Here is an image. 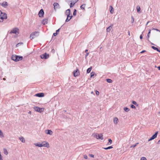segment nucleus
Returning a JSON list of instances; mask_svg holds the SVG:
<instances>
[{
    "instance_id": "nucleus-1",
    "label": "nucleus",
    "mask_w": 160,
    "mask_h": 160,
    "mask_svg": "<svg viewBox=\"0 0 160 160\" xmlns=\"http://www.w3.org/2000/svg\"><path fill=\"white\" fill-rule=\"evenodd\" d=\"M34 145L36 146H38L39 147H45L49 148V147L48 143L46 142H42V143H35Z\"/></svg>"
},
{
    "instance_id": "nucleus-2",
    "label": "nucleus",
    "mask_w": 160,
    "mask_h": 160,
    "mask_svg": "<svg viewBox=\"0 0 160 160\" xmlns=\"http://www.w3.org/2000/svg\"><path fill=\"white\" fill-rule=\"evenodd\" d=\"M7 18V14L5 13L2 12L0 10V22H2L4 19Z\"/></svg>"
},
{
    "instance_id": "nucleus-3",
    "label": "nucleus",
    "mask_w": 160,
    "mask_h": 160,
    "mask_svg": "<svg viewBox=\"0 0 160 160\" xmlns=\"http://www.w3.org/2000/svg\"><path fill=\"white\" fill-rule=\"evenodd\" d=\"M92 136L97 139H100L101 140H102L103 139L102 135L101 133L99 134L96 133H93L92 134Z\"/></svg>"
},
{
    "instance_id": "nucleus-4",
    "label": "nucleus",
    "mask_w": 160,
    "mask_h": 160,
    "mask_svg": "<svg viewBox=\"0 0 160 160\" xmlns=\"http://www.w3.org/2000/svg\"><path fill=\"white\" fill-rule=\"evenodd\" d=\"M39 32H35L31 33L30 35V38L31 39H33L37 37L39 35Z\"/></svg>"
},
{
    "instance_id": "nucleus-5",
    "label": "nucleus",
    "mask_w": 160,
    "mask_h": 160,
    "mask_svg": "<svg viewBox=\"0 0 160 160\" xmlns=\"http://www.w3.org/2000/svg\"><path fill=\"white\" fill-rule=\"evenodd\" d=\"M10 33H19V29L17 28H15L10 32Z\"/></svg>"
},
{
    "instance_id": "nucleus-6",
    "label": "nucleus",
    "mask_w": 160,
    "mask_h": 160,
    "mask_svg": "<svg viewBox=\"0 0 160 160\" xmlns=\"http://www.w3.org/2000/svg\"><path fill=\"white\" fill-rule=\"evenodd\" d=\"M49 57V55L48 54H47L46 53H44L40 56V58L42 59H47Z\"/></svg>"
},
{
    "instance_id": "nucleus-7",
    "label": "nucleus",
    "mask_w": 160,
    "mask_h": 160,
    "mask_svg": "<svg viewBox=\"0 0 160 160\" xmlns=\"http://www.w3.org/2000/svg\"><path fill=\"white\" fill-rule=\"evenodd\" d=\"M34 109L36 111L39 112H41L43 110V108H40L38 107H34Z\"/></svg>"
},
{
    "instance_id": "nucleus-8",
    "label": "nucleus",
    "mask_w": 160,
    "mask_h": 160,
    "mask_svg": "<svg viewBox=\"0 0 160 160\" xmlns=\"http://www.w3.org/2000/svg\"><path fill=\"white\" fill-rule=\"evenodd\" d=\"M73 75L74 77L77 76L79 74V72L78 69H77L76 71H74L73 72Z\"/></svg>"
},
{
    "instance_id": "nucleus-9",
    "label": "nucleus",
    "mask_w": 160,
    "mask_h": 160,
    "mask_svg": "<svg viewBox=\"0 0 160 160\" xmlns=\"http://www.w3.org/2000/svg\"><path fill=\"white\" fill-rule=\"evenodd\" d=\"M53 6L54 7V8L55 10H56V9H58L59 8V4L56 2H55L53 4Z\"/></svg>"
},
{
    "instance_id": "nucleus-10",
    "label": "nucleus",
    "mask_w": 160,
    "mask_h": 160,
    "mask_svg": "<svg viewBox=\"0 0 160 160\" xmlns=\"http://www.w3.org/2000/svg\"><path fill=\"white\" fill-rule=\"evenodd\" d=\"M44 14V12L42 9H41L39 11L38 15L40 17H43Z\"/></svg>"
},
{
    "instance_id": "nucleus-11",
    "label": "nucleus",
    "mask_w": 160,
    "mask_h": 160,
    "mask_svg": "<svg viewBox=\"0 0 160 160\" xmlns=\"http://www.w3.org/2000/svg\"><path fill=\"white\" fill-rule=\"evenodd\" d=\"M48 22V18H45L43 19L42 22V23L43 25L47 24Z\"/></svg>"
},
{
    "instance_id": "nucleus-12",
    "label": "nucleus",
    "mask_w": 160,
    "mask_h": 160,
    "mask_svg": "<svg viewBox=\"0 0 160 160\" xmlns=\"http://www.w3.org/2000/svg\"><path fill=\"white\" fill-rule=\"evenodd\" d=\"M36 96L39 97H42L44 96V94L43 93H38L36 94Z\"/></svg>"
},
{
    "instance_id": "nucleus-13",
    "label": "nucleus",
    "mask_w": 160,
    "mask_h": 160,
    "mask_svg": "<svg viewBox=\"0 0 160 160\" xmlns=\"http://www.w3.org/2000/svg\"><path fill=\"white\" fill-rule=\"evenodd\" d=\"M66 14L68 16V17H69V15L70 14V9H67L65 12Z\"/></svg>"
},
{
    "instance_id": "nucleus-14",
    "label": "nucleus",
    "mask_w": 160,
    "mask_h": 160,
    "mask_svg": "<svg viewBox=\"0 0 160 160\" xmlns=\"http://www.w3.org/2000/svg\"><path fill=\"white\" fill-rule=\"evenodd\" d=\"M22 59H23L22 57L21 56H17V59H16V61L17 62V61L22 60Z\"/></svg>"
},
{
    "instance_id": "nucleus-15",
    "label": "nucleus",
    "mask_w": 160,
    "mask_h": 160,
    "mask_svg": "<svg viewBox=\"0 0 160 160\" xmlns=\"http://www.w3.org/2000/svg\"><path fill=\"white\" fill-rule=\"evenodd\" d=\"M45 132L46 134H49L50 135H51L52 134V132L51 130H46Z\"/></svg>"
},
{
    "instance_id": "nucleus-16",
    "label": "nucleus",
    "mask_w": 160,
    "mask_h": 160,
    "mask_svg": "<svg viewBox=\"0 0 160 160\" xmlns=\"http://www.w3.org/2000/svg\"><path fill=\"white\" fill-rule=\"evenodd\" d=\"M158 133V132L157 131L154 134V135H153L151 137V138L153 140L154 138H155L157 136V134Z\"/></svg>"
},
{
    "instance_id": "nucleus-17",
    "label": "nucleus",
    "mask_w": 160,
    "mask_h": 160,
    "mask_svg": "<svg viewBox=\"0 0 160 160\" xmlns=\"http://www.w3.org/2000/svg\"><path fill=\"white\" fill-rule=\"evenodd\" d=\"M17 55H13L12 56V59L15 61H16V59H17Z\"/></svg>"
},
{
    "instance_id": "nucleus-18",
    "label": "nucleus",
    "mask_w": 160,
    "mask_h": 160,
    "mask_svg": "<svg viewBox=\"0 0 160 160\" xmlns=\"http://www.w3.org/2000/svg\"><path fill=\"white\" fill-rule=\"evenodd\" d=\"M114 122L115 124H117L118 122V119L117 118L115 117L114 118Z\"/></svg>"
},
{
    "instance_id": "nucleus-19",
    "label": "nucleus",
    "mask_w": 160,
    "mask_h": 160,
    "mask_svg": "<svg viewBox=\"0 0 160 160\" xmlns=\"http://www.w3.org/2000/svg\"><path fill=\"white\" fill-rule=\"evenodd\" d=\"M2 6L4 7H6L8 6L7 2H3L2 4Z\"/></svg>"
},
{
    "instance_id": "nucleus-20",
    "label": "nucleus",
    "mask_w": 160,
    "mask_h": 160,
    "mask_svg": "<svg viewBox=\"0 0 160 160\" xmlns=\"http://www.w3.org/2000/svg\"><path fill=\"white\" fill-rule=\"evenodd\" d=\"M72 16H69V17H68V16H67V18L66 20V22H68L71 18H72Z\"/></svg>"
},
{
    "instance_id": "nucleus-21",
    "label": "nucleus",
    "mask_w": 160,
    "mask_h": 160,
    "mask_svg": "<svg viewBox=\"0 0 160 160\" xmlns=\"http://www.w3.org/2000/svg\"><path fill=\"white\" fill-rule=\"evenodd\" d=\"M112 25L110 26L109 27H108V28H107V31L108 32H109L112 28Z\"/></svg>"
},
{
    "instance_id": "nucleus-22",
    "label": "nucleus",
    "mask_w": 160,
    "mask_h": 160,
    "mask_svg": "<svg viewBox=\"0 0 160 160\" xmlns=\"http://www.w3.org/2000/svg\"><path fill=\"white\" fill-rule=\"evenodd\" d=\"M20 140L22 142L25 143V140L23 137H22L19 138Z\"/></svg>"
},
{
    "instance_id": "nucleus-23",
    "label": "nucleus",
    "mask_w": 160,
    "mask_h": 160,
    "mask_svg": "<svg viewBox=\"0 0 160 160\" xmlns=\"http://www.w3.org/2000/svg\"><path fill=\"white\" fill-rule=\"evenodd\" d=\"M110 9H111V10L110 11V13L112 14L114 10H112L113 8L111 6H110Z\"/></svg>"
},
{
    "instance_id": "nucleus-24",
    "label": "nucleus",
    "mask_w": 160,
    "mask_h": 160,
    "mask_svg": "<svg viewBox=\"0 0 160 160\" xmlns=\"http://www.w3.org/2000/svg\"><path fill=\"white\" fill-rule=\"evenodd\" d=\"M0 137L3 138L4 137L3 134L1 130H0Z\"/></svg>"
},
{
    "instance_id": "nucleus-25",
    "label": "nucleus",
    "mask_w": 160,
    "mask_h": 160,
    "mask_svg": "<svg viewBox=\"0 0 160 160\" xmlns=\"http://www.w3.org/2000/svg\"><path fill=\"white\" fill-rule=\"evenodd\" d=\"M92 69V67H90V68H89L87 70V73H89L91 71Z\"/></svg>"
},
{
    "instance_id": "nucleus-26",
    "label": "nucleus",
    "mask_w": 160,
    "mask_h": 160,
    "mask_svg": "<svg viewBox=\"0 0 160 160\" xmlns=\"http://www.w3.org/2000/svg\"><path fill=\"white\" fill-rule=\"evenodd\" d=\"M124 110L125 112H128L129 111L130 109L127 107H125L124 108Z\"/></svg>"
},
{
    "instance_id": "nucleus-27",
    "label": "nucleus",
    "mask_w": 160,
    "mask_h": 160,
    "mask_svg": "<svg viewBox=\"0 0 160 160\" xmlns=\"http://www.w3.org/2000/svg\"><path fill=\"white\" fill-rule=\"evenodd\" d=\"M112 140L110 139H108V143L107 144L108 145H110L112 143Z\"/></svg>"
},
{
    "instance_id": "nucleus-28",
    "label": "nucleus",
    "mask_w": 160,
    "mask_h": 160,
    "mask_svg": "<svg viewBox=\"0 0 160 160\" xmlns=\"http://www.w3.org/2000/svg\"><path fill=\"white\" fill-rule=\"evenodd\" d=\"M75 3V2H74L73 1H71V3H70V8L73 7Z\"/></svg>"
},
{
    "instance_id": "nucleus-29",
    "label": "nucleus",
    "mask_w": 160,
    "mask_h": 160,
    "mask_svg": "<svg viewBox=\"0 0 160 160\" xmlns=\"http://www.w3.org/2000/svg\"><path fill=\"white\" fill-rule=\"evenodd\" d=\"M95 75V76H96V75L95 74V73L94 72H92L91 73V78H92V77L93 76H94Z\"/></svg>"
},
{
    "instance_id": "nucleus-30",
    "label": "nucleus",
    "mask_w": 160,
    "mask_h": 160,
    "mask_svg": "<svg viewBox=\"0 0 160 160\" xmlns=\"http://www.w3.org/2000/svg\"><path fill=\"white\" fill-rule=\"evenodd\" d=\"M4 153L6 155H7L8 153V151L7 150L5 149V148H4Z\"/></svg>"
},
{
    "instance_id": "nucleus-31",
    "label": "nucleus",
    "mask_w": 160,
    "mask_h": 160,
    "mask_svg": "<svg viewBox=\"0 0 160 160\" xmlns=\"http://www.w3.org/2000/svg\"><path fill=\"white\" fill-rule=\"evenodd\" d=\"M137 9L138 12L140 13V10L141 9L140 7L139 6H137Z\"/></svg>"
},
{
    "instance_id": "nucleus-32",
    "label": "nucleus",
    "mask_w": 160,
    "mask_h": 160,
    "mask_svg": "<svg viewBox=\"0 0 160 160\" xmlns=\"http://www.w3.org/2000/svg\"><path fill=\"white\" fill-rule=\"evenodd\" d=\"M112 146H109V147H107V148H104V149H105V150H108V149H111V148H112Z\"/></svg>"
},
{
    "instance_id": "nucleus-33",
    "label": "nucleus",
    "mask_w": 160,
    "mask_h": 160,
    "mask_svg": "<svg viewBox=\"0 0 160 160\" xmlns=\"http://www.w3.org/2000/svg\"><path fill=\"white\" fill-rule=\"evenodd\" d=\"M86 5L85 4H82V6H81L80 8L82 9H83L84 10V8L85 7Z\"/></svg>"
},
{
    "instance_id": "nucleus-34",
    "label": "nucleus",
    "mask_w": 160,
    "mask_h": 160,
    "mask_svg": "<svg viewBox=\"0 0 160 160\" xmlns=\"http://www.w3.org/2000/svg\"><path fill=\"white\" fill-rule=\"evenodd\" d=\"M106 81L108 83H111L112 81V80L110 79H107Z\"/></svg>"
},
{
    "instance_id": "nucleus-35",
    "label": "nucleus",
    "mask_w": 160,
    "mask_h": 160,
    "mask_svg": "<svg viewBox=\"0 0 160 160\" xmlns=\"http://www.w3.org/2000/svg\"><path fill=\"white\" fill-rule=\"evenodd\" d=\"M151 30L149 29L148 34V39L150 37V35L151 33Z\"/></svg>"
},
{
    "instance_id": "nucleus-36",
    "label": "nucleus",
    "mask_w": 160,
    "mask_h": 160,
    "mask_svg": "<svg viewBox=\"0 0 160 160\" xmlns=\"http://www.w3.org/2000/svg\"><path fill=\"white\" fill-rule=\"evenodd\" d=\"M23 44V43L22 42L19 43L16 45V47H18L20 45Z\"/></svg>"
},
{
    "instance_id": "nucleus-37",
    "label": "nucleus",
    "mask_w": 160,
    "mask_h": 160,
    "mask_svg": "<svg viewBox=\"0 0 160 160\" xmlns=\"http://www.w3.org/2000/svg\"><path fill=\"white\" fill-rule=\"evenodd\" d=\"M138 143L137 142V143H136L135 145H132L130 147V148H134L138 144Z\"/></svg>"
},
{
    "instance_id": "nucleus-38",
    "label": "nucleus",
    "mask_w": 160,
    "mask_h": 160,
    "mask_svg": "<svg viewBox=\"0 0 160 160\" xmlns=\"http://www.w3.org/2000/svg\"><path fill=\"white\" fill-rule=\"evenodd\" d=\"M152 48L154 50H157V51L158 50V48L156 47H155L154 46H152Z\"/></svg>"
},
{
    "instance_id": "nucleus-39",
    "label": "nucleus",
    "mask_w": 160,
    "mask_h": 160,
    "mask_svg": "<svg viewBox=\"0 0 160 160\" xmlns=\"http://www.w3.org/2000/svg\"><path fill=\"white\" fill-rule=\"evenodd\" d=\"M76 11H77V10L76 9H75L74 10V12H73V15L75 16L76 15Z\"/></svg>"
},
{
    "instance_id": "nucleus-40",
    "label": "nucleus",
    "mask_w": 160,
    "mask_h": 160,
    "mask_svg": "<svg viewBox=\"0 0 160 160\" xmlns=\"http://www.w3.org/2000/svg\"><path fill=\"white\" fill-rule=\"evenodd\" d=\"M140 160H147V159L145 157H142L141 158Z\"/></svg>"
},
{
    "instance_id": "nucleus-41",
    "label": "nucleus",
    "mask_w": 160,
    "mask_h": 160,
    "mask_svg": "<svg viewBox=\"0 0 160 160\" xmlns=\"http://www.w3.org/2000/svg\"><path fill=\"white\" fill-rule=\"evenodd\" d=\"M131 18L132 19V23H133L134 21V19L133 17L132 16L131 17Z\"/></svg>"
},
{
    "instance_id": "nucleus-42",
    "label": "nucleus",
    "mask_w": 160,
    "mask_h": 160,
    "mask_svg": "<svg viewBox=\"0 0 160 160\" xmlns=\"http://www.w3.org/2000/svg\"><path fill=\"white\" fill-rule=\"evenodd\" d=\"M96 94L97 95V96H98L99 95V92L98 91H96Z\"/></svg>"
},
{
    "instance_id": "nucleus-43",
    "label": "nucleus",
    "mask_w": 160,
    "mask_h": 160,
    "mask_svg": "<svg viewBox=\"0 0 160 160\" xmlns=\"http://www.w3.org/2000/svg\"><path fill=\"white\" fill-rule=\"evenodd\" d=\"M84 158H85V159H88V156H87V155H85L84 156Z\"/></svg>"
},
{
    "instance_id": "nucleus-44",
    "label": "nucleus",
    "mask_w": 160,
    "mask_h": 160,
    "mask_svg": "<svg viewBox=\"0 0 160 160\" xmlns=\"http://www.w3.org/2000/svg\"><path fill=\"white\" fill-rule=\"evenodd\" d=\"M131 108H135V107L134 105H132L131 106Z\"/></svg>"
},
{
    "instance_id": "nucleus-45",
    "label": "nucleus",
    "mask_w": 160,
    "mask_h": 160,
    "mask_svg": "<svg viewBox=\"0 0 160 160\" xmlns=\"http://www.w3.org/2000/svg\"><path fill=\"white\" fill-rule=\"evenodd\" d=\"M78 0H72L71 1H73L74 2L76 3Z\"/></svg>"
},
{
    "instance_id": "nucleus-46",
    "label": "nucleus",
    "mask_w": 160,
    "mask_h": 160,
    "mask_svg": "<svg viewBox=\"0 0 160 160\" xmlns=\"http://www.w3.org/2000/svg\"><path fill=\"white\" fill-rule=\"evenodd\" d=\"M60 28L58 29V30H56V32L57 33V34H58V33L60 31Z\"/></svg>"
},
{
    "instance_id": "nucleus-47",
    "label": "nucleus",
    "mask_w": 160,
    "mask_h": 160,
    "mask_svg": "<svg viewBox=\"0 0 160 160\" xmlns=\"http://www.w3.org/2000/svg\"><path fill=\"white\" fill-rule=\"evenodd\" d=\"M89 156L92 158H94V155L92 154H89Z\"/></svg>"
},
{
    "instance_id": "nucleus-48",
    "label": "nucleus",
    "mask_w": 160,
    "mask_h": 160,
    "mask_svg": "<svg viewBox=\"0 0 160 160\" xmlns=\"http://www.w3.org/2000/svg\"><path fill=\"white\" fill-rule=\"evenodd\" d=\"M132 103L134 104V105H136V104H137V102H135V101H133L132 102Z\"/></svg>"
},
{
    "instance_id": "nucleus-49",
    "label": "nucleus",
    "mask_w": 160,
    "mask_h": 160,
    "mask_svg": "<svg viewBox=\"0 0 160 160\" xmlns=\"http://www.w3.org/2000/svg\"><path fill=\"white\" fill-rule=\"evenodd\" d=\"M58 34L56 32V33H54L53 34V35L54 36H56Z\"/></svg>"
},
{
    "instance_id": "nucleus-50",
    "label": "nucleus",
    "mask_w": 160,
    "mask_h": 160,
    "mask_svg": "<svg viewBox=\"0 0 160 160\" xmlns=\"http://www.w3.org/2000/svg\"><path fill=\"white\" fill-rule=\"evenodd\" d=\"M89 53H87L86 55H85V58H86L87 56H88V55Z\"/></svg>"
},
{
    "instance_id": "nucleus-51",
    "label": "nucleus",
    "mask_w": 160,
    "mask_h": 160,
    "mask_svg": "<svg viewBox=\"0 0 160 160\" xmlns=\"http://www.w3.org/2000/svg\"><path fill=\"white\" fill-rule=\"evenodd\" d=\"M140 39H142V35H141L140 36Z\"/></svg>"
},
{
    "instance_id": "nucleus-52",
    "label": "nucleus",
    "mask_w": 160,
    "mask_h": 160,
    "mask_svg": "<svg viewBox=\"0 0 160 160\" xmlns=\"http://www.w3.org/2000/svg\"><path fill=\"white\" fill-rule=\"evenodd\" d=\"M146 51L145 50H143L141 52V53H143L144 52H145Z\"/></svg>"
},
{
    "instance_id": "nucleus-53",
    "label": "nucleus",
    "mask_w": 160,
    "mask_h": 160,
    "mask_svg": "<svg viewBox=\"0 0 160 160\" xmlns=\"http://www.w3.org/2000/svg\"><path fill=\"white\" fill-rule=\"evenodd\" d=\"M155 30L157 31H158V32H160V30L157 29H156V28L155 29Z\"/></svg>"
},
{
    "instance_id": "nucleus-54",
    "label": "nucleus",
    "mask_w": 160,
    "mask_h": 160,
    "mask_svg": "<svg viewBox=\"0 0 160 160\" xmlns=\"http://www.w3.org/2000/svg\"><path fill=\"white\" fill-rule=\"evenodd\" d=\"M153 139L151 138H150L148 140V141H150L152 140Z\"/></svg>"
},
{
    "instance_id": "nucleus-55",
    "label": "nucleus",
    "mask_w": 160,
    "mask_h": 160,
    "mask_svg": "<svg viewBox=\"0 0 160 160\" xmlns=\"http://www.w3.org/2000/svg\"><path fill=\"white\" fill-rule=\"evenodd\" d=\"M157 143L158 144H160V140L158 141Z\"/></svg>"
},
{
    "instance_id": "nucleus-56",
    "label": "nucleus",
    "mask_w": 160,
    "mask_h": 160,
    "mask_svg": "<svg viewBox=\"0 0 160 160\" xmlns=\"http://www.w3.org/2000/svg\"><path fill=\"white\" fill-rule=\"evenodd\" d=\"M0 160H3L2 158V156L0 157Z\"/></svg>"
},
{
    "instance_id": "nucleus-57",
    "label": "nucleus",
    "mask_w": 160,
    "mask_h": 160,
    "mask_svg": "<svg viewBox=\"0 0 160 160\" xmlns=\"http://www.w3.org/2000/svg\"><path fill=\"white\" fill-rule=\"evenodd\" d=\"M128 35L129 36H130V31H128Z\"/></svg>"
},
{
    "instance_id": "nucleus-58",
    "label": "nucleus",
    "mask_w": 160,
    "mask_h": 160,
    "mask_svg": "<svg viewBox=\"0 0 160 160\" xmlns=\"http://www.w3.org/2000/svg\"><path fill=\"white\" fill-rule=\"evenodd\" d=\"M158 70H160V66H158Z\"/></svg>"
},
{
    "instance_id": "nucleus-59",
    "label": "nucleus",
    "mask_w": 160,
    "mask_h": 160,
    "mask_svg": "<svg viewBox=\"0 0 160 160\" xmlns=\"http://www.w3.org/2000/svg\"><path fill=\"white\" fill-rule=\"evenodd\" d=\"M91 93L92 94H93L94 95V92H93V91L91 92Z\"/></svg>"
},
{
    "instance_id": "nucleus-60",
    "label": "nucleus",
    "mask_w": 160,
    "mask_h": 160,
    "mask_svg": "<svg viewBox=\"0 0 160 160\" xmlns=\"http://www.w3.org/2000/svg\"><path fill=\"white\" fill-rule=\"evenodd\" d=\"M88 50L86 49V50H85V52H88Z\"/></svg>"
},
{
    "instance_id": "nucleus-61",
    "label": "nucleus",
    "mask_w": 160,
    "mask_h": 160,
    "mask_svg": "<svg viewBox=\"0 0 160 160\" xmlns=\"http://www.w3.org/2000/svg\"><path fill=\"white\" fill-rule=\"evenodd\" d=\"M31 112H30V111L29 112H28V113L29 114H31Z\"/></svg>"
},
{
    "instance_id": "nucleus-62",
    "label": "nucleus",
    "mask_w": 160,
    "mask_h": 160,
    "mask_svg": "<svg viewBox=\"0 0 160 160\" xmlns=\"http://www.w3.org/2000/svg\"><path fill=\"white\" fill-rule=\"evenodd\" d=\"M149 22V21H148L147 22V23L146 24V25H147L148 24Z\"/></svg>"
},
{
    "instance_id": "nucleus-63",
    "label": "nucleus",
    "mask_w": 160,
    "mask_h": 160,
    "mask_svg": "<svg viewBox=\"0 0 160 160\" xmlns=\"http://www.w3.org/2000/svg\"><path fill=\"white\" fill-rule=\"evenodd\" d=\"M157 51H158V52H160V50H159V49H158V50Z\"/></svg>"
},
{
    "instance_id": "nucleus-64",
    "label": "nucleus",
    "mask_w": 160,
    "mask_h": 160,
    "mask_svg": "<svg viewBox=\"0 0 160 160\" xmlns=\"http://www.w3.org/2000/svg\"><path fill=\"white\" fill-rule=\"evenodd\" d=\"M157 51H158V52H160V50H159V49H158V50Z\"/></svg>"
}]
</instances>
